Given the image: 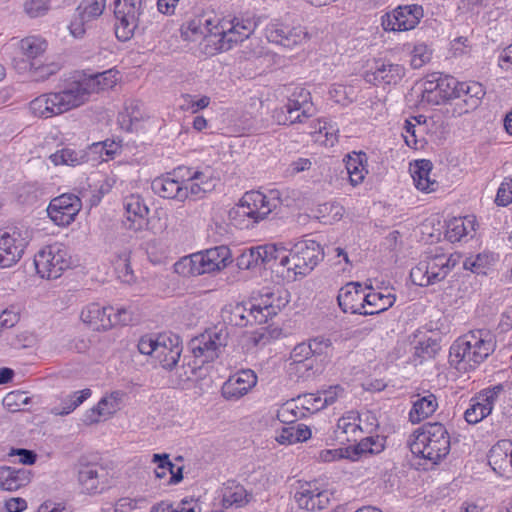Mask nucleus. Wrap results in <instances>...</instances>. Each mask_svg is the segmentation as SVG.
<instances>
[{
  "instance_id": "obj_47",
  "label": "nucleus",
  "mask_w": 512,
  "mask_h": 512,
  "mask_svg": "<svg viewBox=\"0 0 512 512\" xmlns=\"http://www.w3.org/2000/svg\"><path fill=\"white\" fill-rule=\"evenodd\" d=\"M50 160L55 165L76 166L88 161V154L84 150L64 148L50 155Z\"/></svg>"
},
{
  "instance_id": "obj_10",
  "label": "nucleus",
  "mask_w": 512,
  "mask_h": 512,
  "mask_svg": "<svg viewBox=\"0 0 512 512\" xmlns=\"http://www.w3.org/2000/svg\"><path fill=\"white\" fill-rule=\"evenodd\" d=\"M229 332L224 325L214 326L190 342V349L201 363L211 362L218 358L228 343Z\"/></svg>"
},
{
  "instance_id": "obj_63",
  "label": "nucleus",
  "mask_w": 512,
  "mask_h": 512,
  "mask_svg": "<svg viewBox=\"0 0 512 512\" xmlns=\"http://www.w3.org/2000/svg\"><path fill=\"white\" fill-rule=\"evenodd\" d=\"M311 348V356L317 361L318 357H322L328 354L331 349V341L324 337H316L306 342Z\"/></svg>"
},
{
  "instance_id": "obj_37",
  "label": "nucleus",
  "mask_w": 512,
  "mask_h": 512,
  "mask_svg": "<svg viewBox=\"0 0 512 512\" xmlns=\"http://www.w3.org/2000/svg\"><path fill=\"white\" fill-rule=\"evenodd\" d=\"M31 480V472L26 468H0V486L7 491H16L26 486Z\"/></svg>"
},
{
  "instance_id": "obj_46",
  "label": "nucleus",
  "mask_w": 512,
  "mask_h": 512,
  "mask_svg": "<svg viewBox=\"0 0 512 512\" xmlns=\"http://www.w3.org/2000/svg\"><path fill=\"white\" fill-rule=\"evenodd\" d=\"M311 437V430L304 424L285 427L281 430L276 440L280 444H294L303 442Z\"/></svg>"
},
{
  "instance_id": "obj_3",
  "label": "nucleus",
  "mask_w": 512,
  "mask_h": 512,
  "mask_svg": "<svg viewBox=\"0 0 512 512\" xmlns=\"http://www.w3.org/2000/svg\"><path fill=\"white\" fill-rule=\"evenodd\" d=\"M413 437L409 447L415 456L437 464L449 454L450 436L442 423H427Z\"/></svg>"
},
{
  "instance_id": "obj_60",
  "label": "nucleus",
  "mask_w": 512,
  "mask_h": 512,
  "mask_svg": "<svg viewBox=\"0 0 512 512\" xmlns=\"http://www.w3.org/2000/svg\"><path fill=\"white\" fill-rule=\"evenodd\" d=\"M152 462L156 464L154 473L158 479H166L167 474H170L172 469L175 468V465L170 461L169 455L166 453L153 454Z\"/></svg>"
},
{
  "instance_id": "obj_9",
  "label": "nucleus",
  "mask_w": 512,
  "mask_h": 512,
  "mask_svg": "<svg viewBox=\"0 0 512 512\" xmlns=\"http://www.w3.org/2000/svg\"><path fill=\"white\" fill-rule=\"evenodd\" d=\"M144 7L142 0H115V34L120 41L130 40L135 33H144L140 27V17Z\"/></svg>"
},
{
  "instance_id": "obj_40",
  "label": "nucleus",
  "mask_w": 512,
  "mask_h": 512,
  "mask_svg": "<svg viewBox=\"0 0 512 512\" xmlns=\"http://www.w3.org/2000/svg\"><path fill=\"white\" fill-rule=\"evenodd\" d=\"M475 231L474 218L471 216L458 217L449 220L446 227L445 236L450 242H459L467 236L472 237Z\"/></svg>"
},
{
  "instance_id": "obj_33",
  "label": "nucleus",
  "mask_w": 512,
  "mask_h": 512,
  "mask_svg": "<svg viewBox=\"0 0 512 512\" xmlns=\"http://www.w3.org/2000/svg\"><path fill=\"white\" fill-rule=\"evenodd\" d=\"M310 93L301 88L298 96L293 94V98H290L286 103V112L288 113L287 125L294 123H302L305 119L312 116L313 104L309 101Z\"/></svg>"
},
{
  "instance_id": "obj_2",
  "label": "nucleus",
  "mask_w": 512,
  "mask_h": 512,
  "mask_svg": "<svg viewBox=\"0 0 512 512\" xmlns=\"http://www.w3.org/2000/svg\"><path fill=\"white\" fill-rule=\"evenodd\" d=\"M282 204L280 192L270 190L267 194L260 191L246 192L240 203L230 211V217L240 228H250L266 219Z\"/></svg>"
},
{
  "instance_id": "obj_25",
  "label": "nucleus",
  "mask_w": 512,
  "mask_h": 512,
  "mask_svg": "<svg viewBox=\"0 0 512 512\" xmlns=\"http://www.w3.org/2000/svg\"><path fill=\"white\" fill-rule=\"evenodd\" d=\"M78 483L84 493H99L107 483V471L96 463H81L78 468Z\"/></svg>"
},
{
  "instance_id": "obj_17",
  "label": "nucleus",
  "mask_w": 512,
  "mask_h": 512,
  "mask_svg": "<svg viewBox=\"0 0 512 512\" xmlns=\"http://www.w3.org/2000/svg\"><path fill=\"white\" fill-rule=\"evenodd\" d=\"M423 17V8L417 4L397 7L382 18V25L389 31H407L415 28Z\"/></svg>"
},
{
  "instance_id": "obj_51",
  "label": "nucleus",
  "mask_w": 512,
  "mask_h": 512,
  "mask_svg": "<svg viewBox=\"0 0 512 512\" xmlns=\"http://www.w3.org/2000/svg\"><path fill=\"white\" fill-rule=\"evenodd\" d=\"M106 7V0H82L76 11L86 20L100 17Z\"/></svg>"
},
{
  "instance_id": "obj_36",
  "label": "nucleus",
  "mask_w": 512,
  "mask_h": 512,
  "mask_svg": "<svg viewBox=\"0 0 512 512\" xmlns=\"http://www.w3.org/2000/svg\"><path fill=\"white\" fill-rule=\"evenodd\" d=\"M261 266L280 272V265L289 263L288 250L282 244H266L259 246Z\"/></svg>"
},
{
  "instance_id": "obj_11",
  "label": "nucleus",
  "mask_w": 512,
  "mask_h": 512,
  "mask_svg": "<svg viewBox=\"0 0 512 512\" xmlns=\"http://www.w3.org/2000/svg\"><path fill=\"white\" fill-rule=\"evenodd\" d=\"M34 264L42 278L57 279L64 270L69 268L71 258L63 244L54 243L44 247L35 255Z\"/></svg>"
},
{
  "instance_id": "obj_41",
  "label": "nucleus",
  "mask_w": 512,
  "mask_h": 512,
  "mask_svg": "<svg viewBox=\"0 0 512 512\" xmlns=\"http://www.w3.org/2000/svg\"><path fill=\"white\" fill-rule=\"evenodd\" d=\"M361 419L357 412L349 411L338 419L336 425L337 437L344 436L346 441H356L357 435L362 432Z\"/></svg>"
},
{
  "instance_id": "obj_6",
  "label": "nucleus",
  "mask_w": 512,
  "mask_h": 512,
  "mask_svg": "<svg viewBox=\"0 0 512 512\" xmlns=\"http://www.w3.org/2000/svg\"><path fill=\"white\" fill-rule=\"evenodd\" d=\"M456 264L457 258L435 248L421 257L411 269L410 278L415 285L426 287L444 280Z\"/></svg>"
},
{
  "instance_id": "obj_19",
  "label": "nucleus",
  "mask_w": 512,
  "mask_h": 512,
  "mask_svg": "<svg viewBox=\"0 0 512 512\" xmlns=\"http://www.w3.org/2000/svg\"><path fill=\"white\" fill-rule=\"evenodd\" d=\"M117 74V71L110 69L72 81L82 105L89 100L91 94L112 88L118 80Z\"/></svg>"
},
{
  "instance_id": "obj_64",
  "label": "nucleus",
  "mask_w": 512,
  "mask_h": 512,
  "mask_svg": "<svg viewBox=\"0 0 512 512\" xmlns=\"http://www.w3.org/2000/svg\"><path fill=\"white\" fill-rule=\"evenodd\" d=\"M495 203L498 206H507L512 203V178H505L498 188Z\"/></svg>"
},
{
  "instance_id": "obj_21",
  "label": "nucleus",
  "mask_w": 512,
  "mask_h": 512,
  "mask_svg": "<svg viewBox=\"0 0 512 512\" xmlns=\"http://www.w3.org/2000/svg\"><path fill=\"white\" fill-rule=\"evenodd\" d=\"M333 492L320 489L316 483L302 484L295 493V501L301 509L308 511L325 509L331 502Z\"/></svg>"
},
{
  "instance_id": "obj_16",
  "label": "nucleus",
  "mask_w": 512,
  "mask_h": 512,
  "mask_svg": "<svg viewBox=\"0 0 512 512\" xmlns=\"http://www.w3.org/2000/svg\"><path fill=\"white\" fill-rule=\"evenodd\" d=\"M179 178L185 181L188 190V197L203 198L207 193L213 191L218 183L214 170L206 166L202 169L179 167Z\"/></svg>"
},
{
  "instance_id": "obj_54",
  "label": "nucleus",
  "mask_w": 512,
  "mask_h": 512,
  "mask_svg": "<svg viewBox=\"0 0 512 512\" xmlns=\"http://www.w3.org/2000/svg\"><path fill=\"white\" fill-rule=\"evenodd\" d=\"M305 412L297 404L296 399L286 402L277 412V418L282 423L291 424L298 418L304 417Z\"/></svg>"
},
{
  "instance_id": "obj_49",
  "label": "nucleus",
  "mask_w": 512,
  "mask_h": 512,
  "mask_svg": "<svg viewBox=\"0 0 512 512\" xmlns=\"http://www.w3.org/2000/svg\"><path fill=\"white\" fill-rule=\"evenodd\" d=\"M493 262L494 258L492 255L479 253L477 255L467 257L463 262V268L465 270H470L475 274L486 275Z\"/></svg>"
},
{
  "instance_id": "obj_4",
  "label": "nucleus",
  "mask_w": 512,
  "mask_h": 512,
  "mask_svg": "<svg viewBox=\"0 0 512 512\" xmlns=\"http://www.w3.org/2000/svg\"><path fill=\"white\" fill-rule=\"evenodd\" d=\"M267 299H262L259 304H250L247 307L243 303L230 304L224 307L222 310V319L224 323L232 326L245 327L247 325L263 324L268 321L269 318L278 314L282 306L285 303L280 297L273 299L269 302V298H274V295H266Z\"/></svg>"
},
{
  "instance_id": "obj_20",
  "label": "nucleus",
  "mask_w": 512,
  "mask_h": 512,
  "mask_svg": "<svg viewBox=\"0 0 512 512\" xmlns=\"http://www.w3.org/2000/svg\"><path fill=\"white\" fill-rule=\"evenodd\" d=\"M308 36L305 27L285 23H271L266 28V37L269 42L286 48H293L301 44Z\"/></svg>"
},
{
  "instance_id": "obj_48",
  "label": "nucleus",
  "mask_w": 512,
  "mask_h": 512,
  "mask_svg": "<svg viewBox=\"0 0 512 512\" xmlns=\"http://www.w3.org/2000/svg\"><path fill=\"white\" fill-rule=\"evenodd\" d=\"M459 89V98H463L470 109L476 108L485 95L483 86L478 82L461 83Z\"/></svg>"
},
{
  "instance_id": "obj_15",
  "label": "nucleus",
  "mask_w": 512,
  "mask_h": 512,
  "mask_svg": "<svg viewBox=\"0 0 512 512\" xmlns=\"http://www.w3.org/2000/svg\"><path fill=\"white\" fill-rule=\"evenodd\" d=\"M26 234L17 227L0 230V268H9L22 258L28 244Z\"/></svg>"
},
{
  "instance_id": "obj_28",
  "label": "nucleus",
  "mask_w": 512,
  "mask_h": 512,
  "mask_svg": "<svg viewBox=\"0 0 512 512\" xmlns=\"http://www.w3.org/2000/svg\"><path fill=\"white\" fill-rule=\"evenodd\" d=\"M257 383V376L252 370H242L224 383L222 395L227 400H238L246 395Z\"/></svg>"
},
{
  "instance_id": "obj_52",
  "label": "nucleus",
  "mask_w": 512,
  "mask_h": 512,
  "mask_svg": "<svg viewBox=\"0 0 512 512\" xmlns=\"http://www.w3.org/2000/svg\"><path fill=\"white\" fill-rule=\"evenodd\" d=\"M385 439L380 436H369L360 440L354 451L357 455L378 454L384 450Z\"/></svg>"
},
{
  "instance_id": "obj_58",
  "label": "nucleus",
  "mask_w": 512,
  "mask_h": 512,
  "mask_svg": "<svg viewBox=\"0 0 512 512\" xmlns=\"http://www.w3.org/2000/svg\"><path fill=\"white\" fill-rule=\"evenodd\" d=\"M51 7V0H25L23 10L30 18H38L46 15Z\"/></svg>"
},
{
  "instance_id": "obj_14",
  "label": "nucleus",
  "mask_w": 512,
  "mask_h": 512,
  "mask_svg": "<svg viewBox=\"0 0 512 512\" xmlns=\"http://www.w3.org/2000/svg\"><path fill=\"white\" fill-rule=\"evenodd\" d=\"M460 82L449 75L431 73L424 83L422 98L428 103L438 105L446 100L459 98Z\"/></svg>"
},
{
  "instance_id": "obj_55",
  "label": "nucleus",
  "mask_w": 512,
  "mask_h": 512,
  "mask_svg": "<svg viewBox=\"0 0 512 512\" xmlns=\"http://www.w3.org/2000/svg\"><path fill=\"white\" fill-rule=\"evenodd\" d=\"M31 402V398L25 391H12L3 398V405L11 412L21 411Z\"/></svg>"
},
{
  "instance_id": "obj_7",
  "label": "nucleus",
  "mask_w": 512,
  "mask_h": 512,
  "mask_svg": "<svg viewBox=\"0 0 512 512\" xmlns=\"http://www.w3.org/2000/svg\"><path fill=\"white\" fill-rule=\"evenodd\" d=\"M82 105L73 82L63 89L39 95L29 103V111L35 117L49 119L62 115Z\"/></svg>"
},
{
  "instance_id": "obj_29",
  "label": "nucleus",
  "mask_w": 512,
  "mask_h": 512,
  "mask_svg": "<svg viewBox=\"0 0 512 512\" xmlns=\"http://www.w3.org/2000/svg\"><path fill=\"white\" fill-rule=\"evenodd\" d=\"M182 352L180 339L176 335H159L154 359L168 370L176 366Z\"/></svg>"
},
{
  "instance_id": "obj_12",
  "label": "nucleus",
  "mask_w": 512,
  "mask_h": 512,
  "mask_svg": "<svg viewBox=\"0 0 512 512\" xmlns=\"http://www.w3.org/2000/svg\"><path fill=\"white\" fill-rule=\"evenodd\" d=\"M323 255V250L316 241L311 239L299 241L288 250L289 262H293V266H289V271H294L295 275L305 276L317 266L323 259Z\"/></svg>"
},
{
  "instance_id": "obj_32",
  "label": "nucleus",
  "mask_w": 512,
  "mask_h": 512,
  "mask_svg": "<svg viewBox=\"0 0 512 512\" xmlns=\"http://www.w3.org/2000/svg\"><path fill=\"white\" fill-rule=\"evenodd\" d=\"M12 66L18 74L31 73L35 81H45L60 70V64L56 62L40 63L23 58H13Z\"/></svg>"
},
{
  "instance_id": "obj_35",
  "label": "nucleus",
  "mask_w": 512,
  "mask_h": 512,
  "mask_svg": "<svg viewBox=\"0 0 512 512\" xmlns=\"http://www.w3.org/2000/svg\"><path fill=\"white\" fill-rule=\"evenodd\" d=\"M437 408L436 396L429 391H425L422 395H416L412 409L409 412V419L414 424L419 423L431 416Z\"/></svg>"
},
{
  "instance_id": "obj_57",
  "label": "nucleus",
  "mask_w": 512,
  "mask_h": 512,
  "mask_svg": "<svg viewBox=\"0 0 512 512\" xmlns=\"http://www.w3.org/2000/svg\"><path fill=\"white\" fill-rule=\"evenodd\" d=\"M260 252H259V246L258 247H252L245 251H243L238 257H237V266L239 269L242 270H249L256 267L261 266V260L260 258Z\"/></svg>"
},
{
  "instance_id": "obj_44",
  "label": "nucleus",
  "mask_w": 512,
  "mask_h": 512,
  "mask_svg": "<svg viewBox=\"0 0 512 512\" xmlns=\"http://www.w3.org/2000/svg\"><path fill=\"white\" fill-rule=\"evenodd\" d=\"M91 396V390L86 388L81 391L73 392L61 399L60 406L51 408V413L56 416H64L73 412L86 399Z\"/></svg>"
},
{
  "instance_id": "obj_27",
  "label": "nucleus",
  "mask_w": 512,
  "mask_h": 512,
  "mask_svg": "<svg viewBox=\"0 0 512 512\" xmlns=\"http://www.w3.org/2000/svg\"><path fill=\"white\" fill-rule=\"evenodd\" d=\"M405 75V69L399 64H393L384 60H376L370 70L365 73V80L368 83L397 84Z\"/></svg>"
},
{
  "instance_id": "obj_5",
  "label": "nucleus",
  "mask_w": 512,
  "mask_h": 512,
  "mask_svg": "<svg viewBox=\"0 0 512 512\" xmlns=\"http://www.w3.org/2000/svg\"><path fill=\"white\" fill-rule=\"evenodd\" d=\"M231 262L230 249L221 245L181 258L174 264V269L183 276H199L220 271Z\"/></svg>"
},
{
  "instance_id": "obj_43",
  "label": "nucleus",
  "mask_w": 512,
  "mask_h": 512,
  "mask_svg": "<svg viewBox=\"0 0 512 512\" xmlns=\"http://www.w3.org/2000/svg\"><path fill=\"white\" fill-rule=\"evenodd\" d=\"M396 301L395 295L391 293H383L371 291L366 294V310L364 315H374L386 311L394 305Z\"/></svg>"
},
{
  "instance_id": "obj_23",
  "label": "nucleus",
  "mask_w": 512,
  "mask_h": 512,
  "mask_svg": "<svg viewBox=\"0 0 512 512\" xmlns=\"http://www.w3.org/2000/svg\"><path fill=\"white\" fill-rule=\"evenodd\" d=\"M214 26L218 25L211 15H196L186 23L182 34L186 40L190 41H196L198 37H203L205 53L210 54L208 51L213 47V42H209L207 38L210 35H216Z\"/></svg>"
},
{
  "instance_id": "obj_30",
  "label": "nucleus",
  "mask_w": 512,
  "mask_h": 512,
  "mask_svg": "<svg viewBox=\"0 0 512 512\" xmlns=\"http://www.w3.org/2000/svg\"><path fill=\"white\" fill-rule=\"evenodd\" d=\"M488 462L492 469L507 477H512V439L498 441L489 451Z\"/></svg>"
},
{
  "instance_id": "obj_34",
  "label": "nucleus",
  "mask_w": 512,
  "mask_h": 512,
  "mask_svg": "<svg viewBox=\"0 0 512 512\" xmlns=\"http://www.w3.org/2000/svg\"><path fill=\"white\" fill-rule=\"evenodd\" d=\"M120 396L119 392H113L103 397L95 407L86 412L85 421L93 424L113 415L120 408Z\"/></svg>"
},
{
  "instance_id": "obj_26",
  "label": "nucleus",
  "mask_w": 512,
  "mask_h": 512,
  "mask_svg": "<svg viewBox=\"0 0 512 512\" xmlns=\"http://www.w3.org/2000/svg\"><path fill=\"white\" fill-rule=\"evenodd\" d=\"M337 301L344 313L364 315L366 310V294L358 282H350L342 287L338 293Z\"/></svg>"
},
{
  "instance_id": "obj_39",
  "label": "nucleus",
  "mask_w": 512,
  "mask_h": 512,
  "mask_svg": "<svg viewBox=\"0 0 512 512\" xmlns=\"http://www.w3.org/2000/svg\"><path fill=\"white\" fill-rule=\"evenodd\" d=\"M431 170V161L421 159L415 162L411 168V175L417 189L427 193L436 190L438 183L430 178Z\"/></svg>"
},
{
  "instance_id": "obj_24",
  "label": "nucleus",
  "mask_w": 512,
  "mask_h": 512,
  "mask_svg": "<svg viewBox=\"0 0 512 512\" xmlns=\"http://www.w3.org/2000/svg\"><path fill=\"white\" fill-rule=\"evenodd\" d=\"M177 171L178 168L173 173L155 178L151 183L153 192L162 198L185 201L188 198V190Z\"/></svg>"
},
{
  "instance_id": "obj_62",
  "label": "nucleus",
  "mask_w": 512,
  "mask_h": 512,
  "mask_svg": "<svg viewBox=\"0 0 512 512\" xmlns=\"http://www.w3.org/2000/svg\"><path fill=\"white\" fill-rule=\"evenodd\" d=\"M311 348L306 344V342H302L297 344L291 351L289 358L287 359V364L294 365L300 362L315 360L311 356Z\"/></svg>"
},
{
  "instance_id": "obj_13",
  "label": "nucleus",
  "mask_w": 512,
  "mask_h": 512,
  "mask_svg": "<svg viewBox=\"0 0 512 512\" xmlns=\"http://www.w3.org/2000/svg\"><path fill=\"white\" fill-rule=\"evenodd\" d=\"M112 311V307L90 303L83 307L80 319L94 330H107L116 324L127 325L131 321L130 313L126 309H118L113 317Z\"/></svg>"
},
{
  "instance_id": "obj_59",
  "label": "nucleus",
  "mask_w": 512,
  "mask_h": 512,
  "mask_svg": "<svg viewBox=\"0 0 512 512\" xmlns=\"http://www.w3.org/2000/svg\"><path fill=\"white\" fill-rule=\"evenodd\" d=\"M296 401L304 412L307 411L314 413L324 409V404L321 402V395L319 392L317 394L306 393L300 395L297 397Z\"/></svg>"
},
{
  "instance_id": "obj_31",
  "label": "nucleus",
  "mask_w": 512,
  "mask_h": 512,
  "mask_svg": "<svg viewBox=\"0 0 512 512\" xmlns=\"http://www.w3.org/2000/svg\"><path fill=\"white\" fill-rule=\"evenodd\" d=\"M123 207L126 214L125 227L135 232L142 230L146 224V216L149 209L141 197L133 194L125 197Z\"/></svg>"
},
{
  "instance_id": "obj_56",
  "label": "nucleus",
  "mask_w": 512,
  "mask_h": 512,
  "mask_svg": "<svg viewBox=\"0 0 512 512\" xmlns=\"http://www.w3.org/2000/svg\"><path fill=\"white\" fill-rule=\"evenodd\" d=\"M319 366L315 360L300 362L298 364H287V371L290 376H295L297 379H308L319 371Z\"/></svg>"
},
{
  "instance_id": "obj_8",
  "label": "nucleus",
  "mask_w": 512,
  "mask_h": 512,
  "mask_svg": "<svg viewBox=\"0 0 512 512\" xmlns=\"http://www.w3.org/2000/svg\"><path fill=\"white\" fill-rule=\"evenodd\" d=\"M216 28V35H210L207 40L213 42L208 51L210 55L231 49L234 44L247 39L255 30L256 23L250 18L234 17L229 22Z\"/></svg>"
},
{
  "instance_id": "obj_18",
  "label": "nucleus",
  "mask_w": 512,
  "mask_h": 512,
  "mask_svg": "<svg viewBox=\"0 0 512 512\" xmlns=\"http://www.w3.org/2000/svg\"><path fill=\"white\" fill-rule=\"evenodd\" d=\"M82 203L75 194H62L51 200L47 213L58 226H68L81 210Z\"/></svg>"
},
{
  "instance_id": "obj_1",
  "label": "nucleus",
  "mask_w": 512,
  "mask_h": 512,
  "mask_svg": "<svg viewBox=\"0 0 512 512\" xmlns=\"http://www.w3.org/2000/svg\"><path fill=\"white\" fill-rule=\"evenodd\" d=\"M495 347L496 342L489 331H470L452 344L449 362L459 371L474 369L494 352Z\"/></svg>"
},
{
  "instance_id": "obj_61",
  "label": "nucleus",
  "mask_w": 512,
  "mask_h": 512,
  "mask_svg": "<svg viewBox=\"0 0 512 512\" xmlns=\"http://www.w3.org/2000/svg\"><path fill=\"white\" fill-rule=\"evenodd\" d=\"M431 50L425 44L416 45L411 52L410 63L414 69H420L431 60Z\"/></svg>"
},
{
  "instance_id": "obj_53",
  "label": "nucleus",
  "mask_w": 512,
  "mask_h": 512,
  "mask_svg": "<svg viewBox=\"0 0 512 512\" xmlns=\"http://www.w3.org/2000/svg\"><path fill=\"white\" fill-rule=\"evenodd\" d=\"M317 218L323 223H332L342 218L344 207L337 202H327L320 204L316 210Z\"/></svg>"
},
{
  "instance_id": "obj_22",
  "label": "nucleus",
  "mask_w": 512,
  "mask_h": 512,
  "mask_svg": "<svg viewBox=\"0 0 512 512\" xmlns=\"http://www.w3.org/2000/svg\"><path fill=\"white\" fill-rule=\"evenodd\" d=\"M502 386L497 385L491 389L481 391L471 399L469 408L464 413V418L469 424H477L491 414Z\"/></svg>"
},
{
  "instance_id": "obj_42",
  "label": "nucleus",
  "mask_w": 512,
  "mask_h": 512,
  "mask_svg": "<svg viewBox=\"0 0 512 512\" xmlns=\"http://www.w3.org/2000/svg\"><path fill=\"white\" fill-rule=\"evenodd\" d=\"M47 47V41L40 36H28L18 43L21 52L20 58L29 61H39L38 58L45 53Z\"/></svg>"
},
{
  "instance_id": "obj_45",
  "label": "nucleus",
  "mask_w": 512,
  "mask_h": 512,
  "mask_svg": "<svg viewBox=\"0 0 512 512\" xmlns=\"http://www.w3.org/2000/svg\"><path fill=\"white\" fill-rule=\"evenodd\" d=\"M252 499V495L239 484L231 483L227 485L223 492V505L228 508L235 505L236 507H243L248 504Z\"/></svg>"
},
{
  "instance_id": "obj_50",
  "label": "nucleus",
  "mask_w": 512,
  "mask_h": 512,
  "mask_svg": "<svg viewBox=\"0 0 512 512\" xmlns=\"http://www.w3.org/2000/svg\"><path fill=\"white\" fill-rule=\"evenodd\" d=\"M151 512H201V507L198 501L194 499H183L176 505L161 502L154 506Z\"/></svg>"
},
{
  "instance_id": "obj_38",
  "label": "nucleus",
  "mask_w": 512,
  "mask_h": 512,
  "mask_svg": "<svg viewBox=\"0 0 512 512\" xmlns=\"http://www.w3.org/2000/svg\"><path fill=\"white\" fill-rule=\"evenodd\" d=\"M344 162L350 183L353 186L362 183L368 173L367 155L364 152H352L345 156Z\"/></svg>"
}]
</instances>
